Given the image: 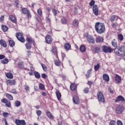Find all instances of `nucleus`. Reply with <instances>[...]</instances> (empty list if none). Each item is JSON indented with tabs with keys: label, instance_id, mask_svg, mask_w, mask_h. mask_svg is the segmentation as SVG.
I'll return each instance as SVG.
<instances>
[{
	"label": "nucleus",
	"instance_id": "f257e3e1",
	"mask_svg": "<svg viewBox=\"0 0 125 125\" xmlns=\"http://www.w3.org/2000/svg\"><path fill=\"white\" fill-rule=\"evenodd\" d=\"M95 29L98 34H103L105 32V24L104 23L97 22L95 25Z\"/></svg>",
	"mask_w": 125,
	"mask_h": 125
},
{
	"label": "nucleus",
	"instance_id": "f03ea898",
	"mask_svg": "<svg viewBox=\"0 0 125 125\" xmlns=\"http://www.w3.org/2000/svg\"><path fill=\"white\" fill-rule=\"evenodd\" d=\"M26 41L27 42V43L25 44V47L27 49H31L32 48V43L35 46L36 42H35V40H34L32 37H27L26 39Z\"/></svg>",
	"mask_w": 125,
	"mask_h": 125
},
{
	"label": "nucleus",
	"instance_id": "7ed1b4c3",
	"mask_svg": "<svg viewBox=\"0 0 125 125\" xmlns=\"http://www.w3.org/2000/svg\"><path fill=\"white\" fill-rule=\"evenodd\" d=\"M102 49L103 52H104V53H112L114 51V49L112 48L110 46L104 45L102 46Z\"/></svg>",
	"mask_w": 125,
	"mask_h": 125
},
{
	"label": "nucleus",
	"instance_id": "20e7f679",
	"mask_svg": "<svg viewBox=\"0 0 125 125\" xmlns=\"http://www.w3.org/2000/svg\"><path fill=\"white\" fill-rule=\"evenodd\" d=\"M125 111V106L122 104H118L115 108V112L118 115L123 114Z\"/></svg>",
	"mask_w": 125,
	"mask_h": 125
},
{
	"label": "nucleus",
	"instance_id": "39448f33",
	"mask_svg": "<svg viewBox=\"0 0 125 125\" xmlns=\"http://www.w3.org/2000/svg\"><path fill=\"white\" fill-rule=\"evenodd\" d=\"M97 99L99 102L101 103H104V102H105V97H104L103 93L101 91H99L97 93Z\"/></svg>",
	"mask_w": 125,
	"mask_h": 125
},
{
	"label": "nucleus",
	"instance_id": "423d86ee",
	"mask_svg": "<svg viewBox=\"0 0 125 125\" xmlns=\"http://www.w3.org/2000/svg\"><path fill=\"white\" fill-rule=\"evenodd\" d=\"M16 37L18 39V41L21 42H25V39L23 37V34L20 32L16 33Z\"/></svg>",
	"mask_w": 125,
	"mask_h": 125
},
{
	"label": "nucleus",
	"instance_id": "0eeeda50",
	"mask_svg": "<svg viewBox=\"0 0 125 125\" xmlns=\"http://www.w3.org/2000/svg\"><path fill=\"white\" fill-rule=\"evenodd\" d=\"M21 11L23 14H25L27 15L28 18H31L32 17V15H31V13H30V11L27 8H22L21 9Z\"/></svg>",
	"mask_w": 125,
	"mask_h": 125
},
{
	"label": "nucleus",
	"instance_id": "6e6552de",
	"mask_svg": "<svg viewBox=\"0 0 125 125\" xmlns=\"http://www.w3.org/2000/svg\"><path fill=\"white\" fill-rule=\"evenodd\" d=\"M93 13L95 16H98L99 15V9L97 5H94L92 8Z\"/></svg>",
	"mask_w": 125,
	"mask_h": 125
},
{
	"label": "nucleus",
	"instance_id": "1a4fd4ad",
	"mask_svg": "<svg viewBox=\"0 0 125 125\" xmlns=\"http://www.w3.org/2000/svg\"><path fill=\"white\" fill-rule=\"evenodd\" d=\"M115 102L116 103H118V102H125V99L123 96L120 95L116 98Z\"/></svg>",
	"mask_w": 125,
	"mask_h": 125
},
{
	"label": "nucleus",
	"instance_id": "9d476101",
	"mask_svg": "<svg viewBox=\"0 0 125 125\" xmlns=\"http://www.w3.org/2000/svg\"><path fill=\"white\" fill-rule=\"evenodd\" d=\"M118 19H121V18H120L119 16L112 15L110 16L109 20L110 22H114V21H115V20H116V21H118Z\"/></svg>",
	"mask_w": 125,
	"mask_h": 125
},
{
	"label": "nucleus",
	"instance_id": "9b49d317",
	"mask_svg": "<svg viewBox=\"0 0 125 125\" xmlns=\"http://www.w3.org/2000/svg\"><path fill=\"white\" fill-rule=\"evenodd\" d=\"M15 122L17 125H26V122L24 120H20L19 119H16Z\"/></svg>",
	"mask_w": 125,
	"mask_h": 125
},
{
	"label": "nucleus",
	"instance_id": "f8f14e48",
	"mask_svg": "<svg viewBox=\"0 0 125 125\" xmlns=\"http://www.w3.org/2000/svg\"><path fill=\"white\" fill-rule=\"evenodd\" d=\"M1 102H2V103H5L6 106L7 107H8V108L11 107V104H10V102L8 101L7 99L3 98L1 100Z\"/></svg>",
	"mask_w": 125,
	"mask_h": 125
},
{
	"label": "nucleus",
	"instance_id": "ddd939ff",
	"mask_svg": "<svg viewBox=\"0 0 125 125\" xmlns=\"http://www.w3.org/2000/svg\"><path fill=\"white\" fill-rule=\"evenodd\" d=\"M114 79L116 83H122V77L118 74H115Z\"/></svg>",
	"mask_w": 125,
	"mask_h": 125
},
{
	"label": "nucleus",
	"instance_id": "4468645a",
	"mask_svg": "<svg viewBox=\"0 0 125 125\" xmlns=\"http://www.w3.org/2000/svg\"><path fill=\"white\" fill-rule=\"evenodd\" d=\"M45 42L46 43H48L49 44L52 42V38H51V36H50V35H47L46 36Z\"/></svg>",
	"mask_w": 125,
	"mask_h": 125
},
{
	"label": "nucleus",
	"instance_id": "2eb2a0df",
	"mask_svg": "<svg viewBox=\"0 0 125 125\" xmlns=\"http://www.w3.org/2000/svg\"><path fill=\"white\" fill-rule=\"evenodd\" d=\"M87 41L90 43H92V44H94V43H95V41L94 40V38L92 36H88L87 37Z\"/></svg>",
	"mask_w": 125,
	"mask_h": 125
},
{
	"label": "nucleus",
	"instance_id": "dca6fc26",
	"mask_svg": "<svg viewBox=\"0 0 125 125\" xmlns=\"http://www.w3.org/2000/svg\"><path fill=\"white\" fill-rule=\"evenodd\" d=\"M73 102L74 104H80V99H79V97L74 96L73 97Z\"/></svg>",
	"mask_w": 125,
	"mask_h": 125
},
{
	"label": "nucleus",
	"instance_id": "f3484780",
	"mask_svg": "<svg viewBox=\"0 0 125 125\" xmlns=\"http://www.w3.org/2000/svg\"><path fill=\"white\" fill-rule=\"evenodd\" d=\"M111 44L113 47L116 48V49H118V42L116 39H113L111 42Z\"/></svg>",
	"mask_w": 125,
	"mask_h": 125
},
{
	"label": "nucleus",
	"instance_id": "a211bd4d",
	"mask_svg": "<svg viewBox=\"0 0 125 125\" xmlns=\"http://www.w3.org/2000/svg\"><path fill=\"white\" fill-rule=\"evenodd\" d=\"M15 83H16V81H15L14 80H8L7 81V85H15Z\"/></svg>",
	"mask_w": 125,
	"mask_h": 125
},
{
	"label": "nucleus",
	"instance_id": "6ab92c4d",
	"mask_svg": "<svg viewBox=\"0 0 125 125\" xmlns=\"http://www.w3.org/2000/svg\"><path fill=\"white\" fill-rule=\"evenodd\" d=\"M64 47L66 51H69L71 49V44L70 43H66L64 45Z\"/></svg>",
	"mask_w": 125,
	"mask_h": 125
},
{
	"label": "nucleus",
	"instance_id": "aec40b11",
	"mask_svg": "<svg viewBox=\"0 0 125 125\" xmlns=\"http://www.w3.org/2000/svg\"><path fill=\"white\" fill-rule=\"evenodd\" d=\"M104 41V39L101 37H97L96 39V42L97 43H101L103 42V41Z\"/></svg>",
	"mask_w": 125,
	"mask_h": 125
},
{
	"label": "nucleus",
	"instance_id": "412c9836",
	"mask_svg": "<svg viewBox=\"0 0 125 125\" xmlns=\"http://www.w3.org/2000/svg\"><path fill=\"white\" fill-rule=\"evenodd\" d=\"M80 22H79V21L77 19H75L73 22H72V25L74 26V27H76V28L79 27V24Z\"/></svg>",
	"mask_w": 125,
	"mask_h": 125
},
{
	"label": "nucleus",
	"instance_id": "4be33fe9",
	"mask_svg": "<svg viewBox=\"0 0 125 125\" xmlns=\"http://www.w3.org/2000/svg\"><path fill=\"white\" fill-rule=\"evenodd\" d=\"M77 84L75 83H71L70 86L71 90L74 91L77 89Z\"/></svg>",
	"mask_w": 125,
	"mask_h": 125
},
{
	"label": "nucleus",
	"instance_id": "5701e85b",
	"mask_svg": "<svg viewBox=\"0 0 125 125\" xmlns=\"http://www.w3.org/2000/svg\"><path fill=\"white\" fill-rule=\"evenodd\" d=\"M0 44L1 45V46H3V47H6L7 46V44L6 43V42L4 40H0Z\"/></svg>",
	"mask_w": 125,
	"mask_h": 125
},
{
	"label": "nucleus",
	"instance_id": "b1692460",
	"mask_svg": "<svg viewBox=\"0 0 125 125\" xmlns=\"http://www.w3.org/2000/svg\"><path fill=\"white\" fill-rule=\"evenodd\" d=\"M46 114L49 119H50L51 120H53V119H54L53 115H52V114H51L50 112L46 110Z\"/></svg>",
	"mask_w": 125,
	"mask_h": 125
},
{
	"label": "nucleus",
	"instance_id": "393cba45",
	"mask_svg": "<svg viewBox=\"0 0 125 125\" xmlns=\"http://www.w3.org/2000/svg\"><path fill=\"white\" fill-rule=\"evenodd\" d=\"M103 78L105 82H109L110 81V77H109V75L107 74H104Z\"/></svg>",
	"mask_w": 125,
	"mask_h": 125
},
{
	"label": "nucleus",
	"instance_id": "a878e982",
	"mask_svg": "<svg viewBox=\"0 0 125 125\" xmlns=\"http://www.w3.org/2000/svg\"><path fill=\"white\" fill-rule=\"evenodd\" d=\"M80 50L81 52H82V53H83V52H85V51L86 50V48L85 47V46H84V45H81L80 47Z\"/></svg>",
	"mask_w": 125,
	"mask_h": 125
},
{
	"label": "nucleus",
	"instance_id": "bb28decb",
	"mask_svg": "<svg viewBox=\"0 0 125 125\" xmlns=\"http://www.w3.org/2000/svg\"><path fill=\"white\" fill-rule=\"evenodd\" d=\"M18 66L20 69H24V62H18Z\"/></svg>",
	"mask_w": 125,
	"mask_h": 125
},
{
	"label": "nucleus",
	"instance_id": "cd10ccee",
	"mask_svg": "<svg viewBox=\"0 0 125 125\" xmlns=\"http://www.w3.org/2000/svg\"><path fill=\"white\" fill-rule=\"evenodd\" d=\"M100 46H96L94 48V51L96 53H99L101 51Z\"/></svg>",
	"mask_w": 125,
	"mask_h": 125
},
{
	"label": "nucleus",
	"instance_id": "c85d7f7f",
	"mask_svg": "<svg viewBox=\"0 0 125 125\" xmlns=\"http://www.w3.org/2000/svg\"><path fill=\"white\" fill-rule=\"evenodd\" d=\"M92 71V68H90L89 70L87 71V73L85 75L86 79H88V78H90V74H91Z\"/></svg>",
	"mask_w": 125,
	"mask_h": 125
},
{
	"label": "nucleus",
	"instance_id": "c756f323",
	"mask_svg": "<svg viewBox=\"0 0 125 125\" xmlns=\"http://www.w3.org/2000/svg\"><path fill=\"white\" fill-rule=\"evenodd\" d=\"M9 19L12 21V22H13V23H16V18H15L14 16L10 15Z\"/></svg>",
	"mask_w": 125,
	"mask_h": 125
},
{
	"label": "nucleus",
	"instance_id": "7c9ffc66",
	"mask_svg": "<svg viewBox=\"0 0 125 125\" xmlns=\"http://www.w3.org/2000/svg\"><path fill=\"white\" fill-rule=\"evenodd\" d=\"M9 44L11 47H13L15 45V42L12 40H9Z\"/></svg>",
	"mask_w": 125,
	"mask_h": 125
},
{
	"label": "nucleus",
	"instance_id": "2f4dec72",
	"mask_svg": "<svg viewBox=\"0 0 125 125\" xmlns=\"http://www.w3.org/2000/svg\"><path fill=\"white\" fill-rule=\"evenodd\" d=\"M99 68H100V64H99V63H98L97 65H95L94 69L95 72H97V71L99 70Z\"/></svg>",
	"mask_w": 125,
	"mask_h": 125
},
{
	"label": "nucleus",
	"instance_id": "473e14b6",
	"mask_svg": "<svg viewBox=\"0 0 125 125\" xmlns=\"http://www.w3.org/2000/svg\"><path fill=\"white\" fill-rule=\"evenodd\" d=\"M83 92L86 94H87V93H88V92H89V88H88L87 87L84 88V89L83 90Z\"/></svg>",
	"mask_w": 125,
	"mask_h": 125
},
{
	"label": "nucleus",
	"instance_id": "72a5a7b5",
	"mask_svg": "<svg viewBox=\"0 0 125 125\" xmlns=\"http://www.w3.org/2000/svg\"><path fill=\"white\" fill-rule=\"evenodd\" d=\"M1 29L3 32H6L8 30V27L6 25H2Z\"/></svg>",
	"mask_w": 125,
	"mask_h": 125
},
{
	"label": "nucleus",
	"instance_id": "f704fd0d",
	"mask_svg": "<svg viewBox=\"0 0 125 125\" xmlns=\"http://www.w3.org/2000/svg\"><path fill=\"white\" fill-rule=\"evenodd\" d=\"M34 75L36 79H40L41 78V75L37 71L34 72Z\"/></svg>",
	"mask_w": 125,
	"mask_h": 125
},
{
	"label": "nucleus",
	"instance_id": "c9c22d12",
	"mask_svg": "<svg viewBox=\"0 0 125 125\" xmlns=\"http://www.w3.org/2000/svg\"><path fill=\"white\" fill-rule=\"evenodd\" d=\"M6 96L9 100H13V97L9 94H6Z\"/></svg>",
	"mask_w": 125,
	"mask_h": 125
},
{
	"label": "nucleus",
	"instance_id": "e433bc0d",
	"mask_svg": "<svg viewBox=\"0 0 125 125\" xmlns=\"http://www.w3.org/2000/svg\"><path fill=\"white\" fill-rule=\"evenodd\" d=\"M118 38L120 42H122V41L124 40V36H123V34H119L118 35Z\"/></svg>",
	"mask_w": 125,
	"mask_h": 125
},
{
	"label": "nucleus",
	"instance_id": "4c0bfd02",
	"mask_svg": "<svg viewBox=\"0 0 125 125\" xmlns=\"http://www.w3.org/2000/svg\"><path fill=\"white\" fill-rule=\"evenodd\" d=\"M56 94L57 95V97L58 100H60V98H61V93H60V92L58 91L56 92Z\"/></svg>",
	"mask_w": 125,
	"mask_h": 125
},
{
	"label": "nucleus",
	"instance_id": "58836bf2",
	"mask_svg": "<svg viewBox=\"0 0 125 125\" xmlns=\"http://www.w3.org/2000/svg\"><path fill=\"white\" fill-rule=\"evenodd\" d=\"M6 77L8 79H13V75L11 73H9L6 74Z\"/></svg>",
	"mask_w": 125,
	"mask_h": 125
},
{
	"label": "nucleus",
	"instance_id": "ea45409f",
	"mask_svg": "<svg viewBox=\"0 0 125 125\" xmlns=\"http://www.w3.org/2000/svg\"><path fill=\"white\" fill-rule=\"evenodd\" d=\"M39 88L41 89V90H44V89H45L44 85L42 83L39 84Z\"/></svg>",
	"mask_w": 125,
	"mask_h": 125
},
{
	"label": "nucleus",
	"instance_id": "a19ab883",
	"mask_svg": "<svg viewBox=\"0 0 125 125\" xmlns=\"http://www.w3.org/2000/svg\"><path fill=\"white\" fill-rule=\"evenodd\" d=\"M8 62V59L5 58L3 60L1 61V63L2 64H7V62Z\"/></svg>",
	"mask_w": 125,
	"mask_h": 125
},
{
	"label": "nucleus",
	"instance_id": "79ce46f5",
	"mask_svg": "<svg viewBox=\"0 0 125 125\" xmlns=\"http://www.w3.org/2000/svg\"><path fill=\"white\" fill-rule=\"evenodd\" d=\"M43 70V71H44L45 72H46L47 71V67H46V65H45V64H41Z\"/></svg>",
	"mask_w": 125,
	"mask_h": 125
},
{
	"label": "nucleus",
	"instance_id": "37998d69",
	"mask_svg": "<svg viewBox=\"0 0 125 125\" xmlns=\"http://www.w3.org/2000/svg\"><path fill=\"white\" fill-rule=\"evenodd\" d=\"M20 105H21V102H20V101H17L15 102V105L16 106V107H19V106H20Z\"/></svg>",
	"mask_w": 125,
	"mask_h": 125
},
{
	"label": "nucleus",
	"instance_id": "c03bdc74",
	"mask_svg": "<svg viewBox=\"0 0 125 125\" xmlns=\"http://www.w3.org/2000/svg\"><path fill=\"white\" fill-rule=\"evenodd\" d=\"M95 5V1H94V0H91V1L89 2L90 6H94V5Z\"/></svg>",
	"mask_w": 125,
	"mask_h": 125
},
{
	"label": "nucleus",
	"instance_id": "a18cd8bd",
	"mask_svg": "<svg viewBox=\"0 0 125 125\" xmlns=\"http://www.w3.org/2000/svg\"><path fill=\"white\" fill-rule=\"evenodd\" d=\"M52 52L55 54V55H57V50L56 48L53 47Z\"/></svg>",
	"mask_w": 125,
	"mask_h": 125
},
{
	"label": "nucleus",
	"instance_id": "49530a36",
	"mask_svg": "<svg viewBox=\"0 0 125 125\" xmlns=\"http://www.w3.org/2000/svg\"><path fill=\"white\" fill-rule=\"evenodd\" d=\"M55 64L56 66H60L61 65L60 61L59 60L55 61Z\"/></svg>",
	"mask_w": 125,
	"mask_h": 125
},
{
	"label": "nucleus",
	"instance_id": "de8ad7c7",
	"mask_svg": "<svg viewBox=\"0 0 125 125\" xmlns=\"http://www.w3.org/2000/svg\"><path fill=\"white\" fill-rule=\"evenodd\" d=\"M37 13L40 15V16H42V9H38L37 11Z\"/></svg>",
	"mask_w": 125,
	"mask_h": 125
},
{
	"label": "nucleus",
	"instance_id": "09e8293b",
	"mask_svg": "<svg viewBox=\"0 0 125 125\" xmlns=\"http://www.w3.org/2000/svg\"><path fill=\"white\" fill-rule=\"evenodd\" d=\"M10 92H11V93H13L14 94H17V91H16V89H12Z\"/></svg>",
	"mask_w": 125,
	"mask_h": 125
},
{
	"label": "nucleus",
	"instance_id": "8fccbe9b",
	"mask_svg": "<svg viewBox=\"0 0 125 125\" xmlns=\"http://www.w3.org/2000/svg\"><path fill=\"white\" fill-rule=\"evenodd\" d=\"M2 115L5 118H7V117H8V115H9V113L7 112H3Z\"/></svg>",
	"mask_w": 125,
	"mask_h": 125
},
{
	"label": "nucleus",
	"instance_id": "3c124183",
	"mask_svg": "<svg viewBox=\"0 0 125 125\" xmlns=\"http://www.w3.org/2000/svg\"><path fill=\"white\" fill-rule=\"evenodd\" d=\"M111 26L113 28H116V27L118 26V23H117V22H113Z\"/></svg>",
	"mask_w": 125,
	"mask_h": 125
},
{
	"label": "nucleus",
	"instance_id": "603ef678",
	"mask_svg": "<svg viewBox=\"0 0 125 125\" xmlns=\"http://www.w3.org/2000/svg\"><path fill=\"white\" fill-rule=\"evenodd\" d=\"M36 114H37L38 117H40V116H41V115H42V111H41V110H37L36 111Z\"/></svg>",
	"mask_w": 125,
	"mask_h": 125
},
{
	"label": "nucleus",
	"instance_id": "864d4df0",
	"mask_svg": "<svg viewBox=\"0 0 125 125\" xmlns=\"http://www.w3.org/2000/svg\"><path fill=\"white\" fill-rule=\"evenodd\" d=\"M87 84H88L89 85L90 87H91V85L92 84H93V82H91L90 81H88L87 82Z\"/></svg>",
	"mask_w": 125,
	"mask_h": 125
},
{
	"label": "nucleus",
	"instance_id": "5fc2aeb1",
	"mask_svg": "<svg viewBox=\"0 0 125 125\" xmlns=\"http://www.w3.org/2000/svg\"><path fill=\"white\" fill-rule=\"evenodd\" d=\"M42 78V79H46V77H47V76H46V74H44V73H42L41 75Z\"/></svg>",
	"mask_w": 125,
	"mask_h": 125
},
{
	"label": "nucleus",
	"instance_id": "6e6d98bb",
	"mask_svg": "<svg viewBox=\"0 0 125 125\" xmlns=\"http://www.w3.org/2000/svg\"><path fill=\"white\" fill-rule=\"evenodd\" d=\"M15 5L16 7L19 8V7L18 6V5H19V1L18 0L15 1Z\"/></svg>",
	"mask_w": 125,
	"mask_h": 125
},
{
	"label": "nucleus",
	"instance_id": "4d7b16f0",
	"mask_svg": "<svg viewBox=\"0 0 125 125\" xmlns=\"http://www.w3.org/2000/svg\"><path fill=\"white\" fill-rule=\"evenodd\" d=\"M52 11L55 16H56V14H57V11H56V10L55 9H53Z\"/></svg>",
	"mask_w": 125,
	"mask_h": 125
},
{
	"label": "nucleus",
	"instance_id": "13d9d810",
	"mask_svg": "<svg viewBox=\"0 0 125 125\" xmlns=\"http://www.w3.org/2000/svg\"><path fill=\"white\" fill-rule=\"evenodd\" d=\"M110 125H115V121L114 120H111L110 121L109 123Z\"/></svg>",
	"mask_w": 125,
	"mask_h": 125
},
{
	"label": "nucleus",
	"instance_id": "bf43d9fd",
	"mask_svg": "<svg viewBox=\"0 0 125 125\" xmlns=\"http://www.w3.org/2000/svg\"><path fill=\"white\" fill-rule=\"evenodd\" d=\"M4 58H5V56L4 55L1 54L0 55V60L4 59Z\"/></svg>",
	"mask_w": 125,
	"mask_h": 125
},
{
	"label": "nucleus",
	"instance_id": "052dcab7",
	"mask_svg": "<svg viewBox=\"0 0 125 125\" xmlns=\"http://www.w3.org/2000/svg\"><path fill=\"white\" fill-rule=\"evenodd\" d=\"M108 91L110 92V93H114V90H113V89H112L111 88H108Z\"/></svg>",
	"mask_w": 125,
	"mask_h": 125
},
{
	"label": "nucleus",
	"instance_id": "680f3d73",
	"mask_svg": "<svg viewBox=\"0 0 125 125\" xmlns=\"http://www.w3.org/2000/svg\"><path fill=\"white\" fill-rule=\"evenodd\" d=\"M117 125H123V122H122V121H121L120 120H118L117 121Z\"/></svg>",
	"mask_w": 125,
	"mask_h": 125
},
{
	"label": "nucleus",
	"instance_id": "e2e57ef3",
	"mask_svg": "<svg viewBox=\"0 0 125 125\" xmlns=\"http://www.w3.org/2000/svg\"><path fill=\"white\" fill-rule=\"evenodd\" d=\"M24 89H25V90L26 91H30V87H29V86H26L25 88Z\"/></svg>",
	"mask_w": 125,
	"mask_h": 125
},
{
	"label": "nucleus",
	"instance_id": "0e129e2a",
	"mask_svg": "<svg viewBox=\"0 0 125 125\" xmlns=\"http://www.w3.org/2000/svg\"><path fill=\"white\" fill-rule=\"evenodd\" d=\"M5 122V125H8V124L7 123V121H6V119H5V118H4L3 119V122Z\"/></svg>",
	"mask_w": 125,
	"mask_h": 125
},
{
	"label": "nucleus",
	"instance_id": "69168bd1",
	"mask_svg": "<svg viewBox=\"0 0 125 125\" xmlns=\"http://www.w3.org/2000/svg\"><path fill=\"white\" fill-rule=\"evenodd\" d=\"M63 24H67V20L66 19H63Z\"/></svg>",
	"mask_w": 125,
	"mask_h": 125
},
{
	"label": "nucleus",
	"instance_id": "338daca9",
	"mask_svg": "<svg viewBox=\"0 0 125 125\" xmlns=\"http://www.w3.org/2000/svg\"><path fill=\"white\" fill-rule=\"evenodd\" d=\"M34 89L35 91H37L38 90L39 88L38 87V86H34Z\"/></svg>",
	"mask_w": 125,
	"mask_h": 125
},
{
	"label": "nucleus",
	"instance_id": "774afa93",
	"mask_svg": "<svg viewBox=\"0 0 125 125\" xmlns=\"http://www.w3.org/2000/svg\"><path fill=\"white\" fill-rule=\"evenodd\" d=\"M42 94L43 96H46V93L45 92H42Z\"/></svg>",
	"mask_w": 125,
	"mask_h": 125
}]
</instances>
